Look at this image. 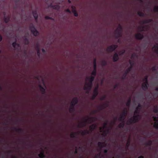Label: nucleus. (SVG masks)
I'll return each instance as SVG.
<instances>
[{
	"mask_svg": "<svg viewBox=\"0 0 158 158\" xmlns=\"http://www.w3.org/2000/svg\"><path fill=\"white\" fill-rule=\"evenodd\" d=\"M96 119L97 118L94 117L88 118V119H85L84 121L81 123L80 124H78L77 127L79 128L85 127L86 126V123H91V122H93L95 121Z\"/></svg>",
	"mask_w": 158,
	"mask_h": 158,
	"instance_id": "f257e3e1",
	"label": "nucleus"
},
{
	"mask_svg": "<svg viewBox=\"0 0 158 158\" xmlns=\"http://www.w3.org/2000/svg\"><path fill=\"white\" fill-rule=\"evenodd\" d=\"M141 118L140 116L138 114L136 115H134L132 118H130L129 121H127L126 124L127 125H130L132 123L138 122L140 119Z\"/></svg>",
	"mask_w": 158,
	"mask_h": 158,
	"instance_id": "f03ea898",
	"label": "nucleus"
},
{
	"mask_svg": "<svg viewBox=\"0 0 158 158\" xmlns=\"http://www.w3.org/2000/svg\"><path fill=\"white\" fill-rule=\"evenodd\" d=\"M78 99L77 97L74 98L70 103V106L69 108V111L70 113L73 112L75 110V106L77 104Z\"/></svg>",
	"mask_w": 158,
	"mask_h": 158,
	"instance_id": "7ed1b4c3",
	"label": "nucleus"
},
{
	"mask_svg": "<svg viewBox=\"0 0 158 158\" xmlns=\"http://www.w3.org/2000/svg\"><path fill=\"white\" fill-rule=\"evenodd\" d=\"M87 79L89 80V82L85 83L84 86L88 87L89 89H91L92 86L93 82L94 79V77L91 76L89 77H88Z\"/></svg>",
	"mask_w": 158,
	"mask_h": 158,
	"instance_id": "20e7f679",
	"label": "nucleus"
},
{
	"mask_svg": "<svg viewBox=\"0 0 158 158\" xmlns=\"http://www.w3.org/2000/svg\"><path fill=\"white\" fill-rule=\"evenodd\" d=\"M123 27L120 24H119L118 27L117 28L115 31L116 35V37L117 38L121 37L122 36V31Z\"/></svg>",
	"mask_w": 158,
	"mask_h": 158,
	"instance_id": "39448f33",
	"label": "nucleus"
},
{
	"mask_svg": "<svg viewBox=\"0 0 158 158\" xmlns=\"http://www.w3.org/2000/svg\"><path fill=\"white\" fill-rule=\"evenodd\" d=\"M29 27L31 32L35 36H36L39 35V32L36 29L34 26L33 24L31 23Z\"/></svg>",
	"mask_w": 158,
	"mask_h": 158,
	"instance_id": "423d86ee",
	"label": "nucleus"
},
{
	"mask_svg": "<svg viewBox=\"0 0 158 158\" xmlns=\"http://www.w3.org/2000/svg\"><path fill=\"white\" fill-rule=\"evenodd\" d=\"M127 114V109L125 108L123 110L122 113L119 118L118 120L119 121L124 120Z\"/></svg>",
	"mask_w": 158,
	"mask_h": 158,
	"instance_id": "0eeeda50",
	"label": "nucleus"
},
{
	"mask_svg": "<svg viewBox=\"0 0 158 158\" xmlns=\"http://www.w3.org/2000/svg\"><path fill=\"white\" fill-rule=\"evenodd\" d=\"M117 45L113 44L108 46L107 49L106 51L109 52H111L114 51L117 47Z\"/></svg>",
	"mask_w": 158,
	"mask_h": 158,
	"instance_id": "6e6552de",
	"label": "nucleus"
},
{
	"mask_svg": "<svg viewBox=\"0 0 158 158\" xmlns=\"http://www.w3.org/2000/svg\"><path fill=\"white\" fill-rule=\"evenodd\" d=\"M131 69L132 66H130L125 71L122 77V79L124 80L126 79L127 75L131 71Z\"/></svg>",
	"mask_w": 158,
	"mask_h": 158,
	"instance_id": "1a4fd4ad",
	"label": "nucleus"
},
{
	"mask_svg": "<svg viewBox=\"0 0 158 158\" xmlns=\"http://www.w3.org/2000/svg\"><path fill=\"white\" fill-rule=\"evenodd\" d=\"M98 87L97 86V87L95 88L94 90V94L92 96L91 98V99L92 100H94L97 96L98 95Z\"/></svg>",
	"mask_w": 158,
	"mask_h": 158,
	"instance_id": "9d476101",
	"label": "nucleus"
},
{
	"mask_svg": "<svg viewBox=\"0 0 158 158\" xmlns=\"http://www.w3.org/2000/svg\"><path fill=\"white\" fill-rule=\"evenodd\" d=\"M135 37L137 39L141 40L144 38V36L141 33H139L135 35Z\"/></svg>",
	"mask_w": 158,
	"mask_h": 158,
	"instance_id": "9b49d317",
	"label": "nucleus"
},
{
	"mask_svg": "<svg viewBox=\"0 0 158 158\" xmlns=\"http://www.w3.org/2000/svg\"><path fill=\"white\" fill-rule=\"evenodd\" d=\"M148 83L147 82H143L142 85V87L143 90L144 91H146L148 87Z\"/></svg>",
	"mask_w": 158,
	"mask_h": 158,
	"instance_id": "f8f14e48",
	"label": "nucleus"
},
{
	"mask_svg": "<svg viewBox=\"0 0 158 158\" xmlns=\"http://www.w3.org/2000/svg\"><path fill=\"white\" fill-rule=\"evenodd\" d=\"M119 59L118 55L117 53H115L113 56V60L114 62H116Z\"/></svg>",
	"mask_w": 158,
	"mask_h": 158,
	"instance_id": "ddd939ff",
	"label": "nucleus"
},
{
	"mask_svg": "<svg viewBox=\"0 0 158 158\" xmlns=\"http://www.w3.org/2000/svg\"><path fill=\"white\" fill-rule=\"evenodd\" d=\"M141 105L140 104H138V106L136 108V110L134 112V114H135L136 113L139 114V111L141 110Z\"/></svg>",
	"mask_w": 158,
	"mask_h": 158,
	"instance_id": "4468645a",
	"label": "nucleus"
},
{
	"mask_svg": "<svg viewBox=\"0 0 158 158\" xmlns=\"http://www.w3.org/2000/svg\"><path fill=\"white\" fill-rule=\"evenodd\" d=\"M153 117L155 118V122L154 123L153 125V127L156 129L158 130V120L156 119V117Z\"/></svg>",
	"mask_w": 158,
	"mask_h": 158,
	"instance_id": "2eb2a0df",
	"label": "nucleus"
},
{
	"mask_svg": "<svg viewBox=\"0 0 158 158\" xmlns=\"http://www.w3.org/2000/svg\"><path fill=\"white\" fill-rule=\"evenodd\" d=\"M97 127V125L95 124H93L92 125H90L89 127V129L90 131L92 132Z\"/></svg>",
	"mask_w": 158,
	"mask_h": 158,
	"instance_id": "dca6fc26",
	"label": "nucleus"
},
{
	"mask_svg": "<svg viewBox=\"0 0 158 158\" xmlns=\"http://www.w3.org/2000/svg\"><path fill=\"white\" fill-rule=\"evenodd\" d=\"M108 106V104L107 103H105L102 105H101L99 106L98 108L99 110H102L105 108L107 107Z\"/></svg>",
	"mask_w": 158,
	"mask_h": 158,
	"instance_id": "f3484780",
	"label": "nucleus"
},
{
	"mask_svg": "<svg viewBox=\"0 0 158 158\" xmlns=\"http://www.w3.org/2000/svg\"><path fill=\"white\" fill-rule=\"evenodd\" d=\"M23 42L26 45L29 44V40L26 36H24L23 38Z\"/></svg>",
	"mask_w": 158,
	"mask_h": 158,
	"instance_id": "a211bd4d",
	"label": "nucleus"
},
{
	"mask_svg": "<svg viewBox=\"0 0 158 158\" xmlns=\"http://www.w3.org/2000/svg\"><path fill=\"white\" fill-rule=\"evenodd\" d=\"M81 134L82 135L84 136L87 134H89V131L87 130H85L84 131H81Z\"/></svg>",
	"mask_w": 158,
	"mask_h": 158,
	"instance_id": "6ab92c4d",
	"label": "nucleus"
},
{
	"mask_svg": "<svg viewBox=\"0 0 158 158\" xmlns=\"http://www.w3.org/2000/svg\"><path fill=\"white\" fill-rule=\"evenodd\" d=\"M153 48H155L154 51L155 52L158 54V44H156L153 46Z\"/></svg>",
	"mask_w": 158,
	"mask_h": 158,
	"instance_id": "aec40b11",
	"label": "nucleus"
},
{
	"mask_svg": "<svg viewBox=\"0 0 158 158\" xmlns=\"http://www.w3.org/2000/svg\"><path fill=\"white\" fill-rule=\"evenodd\" d=\"M120 121H122V123H120L118 126V127L119 128H123L125 125V122L124 120H122Z\"/></svg>",
	"mask_w": 158,
	"mask_h": 158,
	"instance_id": "412c9836",
	"label": "nucleus"
},
{
	"mask_svg": "<svg viewBox=\"0 0 158 158\" xmlns=\"http://www.w3.org/2000/svg\"><path fill=\"white\" fill-rule=\"evenodd\" d=\"M39 87L41 92L43 94H44L45 92V89L41 85H40Z\"/></svg>",
	"mask_w": 158,
	"mask_h": 158,
	"instance_id": "4be33fe9",
	"label": "nucleus"
},
{
	"mask_svg": "<svg viewBox=\"0 0 158 158\" xmlns=\"http://www.w3.org/2000/svg\"><path fill=\"white\" fill-rule=\"evenodd\" d=\"M152 21V19H146L144 20L143 21V24L145 23H147L151 22Z\"/></svg>",
	"mask_w": 158,
	"mask_h": 158,
	"instance_id": "5701e85b",
	"label": "nucleus"
},
{
	"mask_svg": "<svg viewBox=\"0 0 158 158\" xmlns=\"http://www.w3.org/2000/svg\"><path fill=\"white\" fill-rule=\"evenodd\" d=\"M78 134V132H73L70 135V137L72 138H75L76 137V135Z\"/></svg>",
	"mask_w": 158,
	"mask_h": 158,
	"instance_id": "b1692460",
	"label": "nucleus"
},
{
	"mask_svg": "<svg viewBox=\"0 0 158 158\" xmlns=\"http://www.w3.org/2000/svg\"><path fill=\"white\" fill-rule=\"evenodd\" d=\"M50 6L52 7L53 9L56 10H58L60 9V6L58 5H51Z\"/></svg>",
	"mask_w": 158,
	"mask_h": 158,
	"instance_id": "393cba45",
	"label": "nucleus"
},
{
	"mask_svg": "<svg viewBox=\"0 0 158 158\" xmlns=\"http://www.w3.org/2000/svg\"><path fill=\"white\" fill-rule=\"evenodd\" d=\"M14 129L17 132H18L23 133V130L20 128L14 127Z\"/></svg>",
	"mask_w": 158,
	"mask_h": 158,
	"instance_id": "a878e982",
	"label": "nucleus"
},
{
	"mask_svg": "<svg viewBox=\"0 0 158 158\" xmlns=\"http://www.w3.org/2000/svg\"><path fill=\"white\" fill-rule=\"evenodd\" d=\"M38 156L40 158H44L45 157V155L44 153V152L43 151L40 152L38 155Z\"/></svg>",
	"mask_w": 158,
	"mask_h": 158,
	"instance_id": "bb28decb",
	"label": "nucleus"
},
{
	"mask_svg": "<svg viewBox=\"0 0 158 158\" xmlns=\"http://www.w3.org/2000/svg\"><path fill=\"white\" fill-rule=\"evenodd\" d=\"M104 143L102 142H98V146L100 148H103L104 146Z\"/></svg>",
	"mask_w": 158,
	"mask_h": 158,
	"instance_id": "cd10ccee",
	"label": "nucleus"
},
{
	"mask_svg": "<svg viewBox=\"0 0 158 158\" xmlns=\"http://www.w3.org/2000/svg\"><path fill=\"white\" fill-rule=\"evenodd\" d=\"M10 20V17H6L5 16L4 18V20L5 23H7L9 22Z\"/></svg>",
	"mask_w": 158,
	"mask_h": 158,
	"instance_id": "c85d7f7f",
	"label": "nucleus"
},
{
	"mask_svg": "<svg viewBox=\"0 0 158 158\" xmlns=\"http://www.w3.org/2000/svg\"><path fill=\"white\" fill-rule=\"evenodd\" d=\"M17 40L16 39H15V41L12 43V45L13 47L15 48H16V46L17 45L18 46H19V44H18L17 43H16Z\"/></svg>",
	"mask_w": 158,
	"mask_h": 158,
	"instance_id": "c756f323",
	"label": "nucleus"
},
{
	"mask_svg": "<svg viewBox=\"0 0 158 158\" xmlns=\"http://www.w3.org/2000/svg\"><path fill=\"white\" fill-rule=\"evenodd\" d=\"M103 131L104 132V134H102V135H104V136H105L107 135V134L109 132H110V129H107L106 130V131H103Z\"/></svg>",
	"mask_w": 158,
	"mask_h": 158,
	"instance_id": "7c9ffc66",
	"label": "nucleus"
},
{
	"mask_svg": "<svg viewBox=\"0 0 158 158\" xmlns=\"http://www.w3.org/2000/svg\"><path fill=\"white\" fill-rule=\"evenodd\" d=\"M107 123H104V125L103 126V128L102 127L100 128V132H102L103 131V129L104 128H107Z\"/></svg>",
	"mask_w": 158,
	"mask_h": 158,
	"instance_id": "2f4dec72",
	"label": "nucleus"
},
{
	"mask_svg": "<svg viewBox=\"0 0 158 158\" xmlns=\"http://www.w3.org/2000/svg\"><path fill=\"white\" fill-rule=\"evenodd\" d=\"M137 14L140 17H144V14L140 11H138L137 12Z\"/></svg>",
	"mask_w": 158,
	"mask_h": 158,
	"instance_id": "473e14b6",
	"label": "nucleus"
},
{
	"mask_svg": "<svg viewBox=\"0 0 158 158\" xmlns=\"http://www.w3.org/2000/svg\"><path fill=\"white\" fill-rule=\"evenodd\" d=\"M153 111L156 113H158V107L157 106H155L153 108Z\"/></svg>",
	"mask_w": 158,
	"mask_h": 158,
	"instance_id": "72a5a7b5",
	"label": "nucleus"
},
{
	"mask_svg": "<svg viewBox=\"0 0 158 158\" xmlns=\"http://www.w3.org/2000/svg\"><path fill=\"white\" fill-rule=\"evenodd\" d=\"M96 75V69H94L93 71L91 73V75L93 77H94Z\"/></svg>",
	"mask_w": 158,
	"mask_h": 158,
	"instance_id": "f704fd0d",
	"label": "nucleus"
},
{
	"mask_svg": "<svg viewBox=\"0 0 158 158\" xmlns=\"http://www.w3.org/2000/svg\"><path fill=\"white\" fill-rule=\"evenodd\" d=\"M84 90H86V93L88 94L89 93V91L91 90V89H89V88L85 86L84 87Z\"/></svg>",
	"mask_w": 158,
	"mask_h": 158,
	"instance_id": "c9c22d12",
	"label": "nucleus"
},
{
	"mask_svg": "<svg viewBox=\"0 0 158 158\" xmlns=\"http://www.w3.org/2000/svg\"><path fill=\"white\" fill-rule=\"evenodd\" d=\"M97 65H96V60L95 58L94 61V69H96Z\"/></svg>",
	"mask_w": 158,
	"mask_h": 158,
	"instance_id": "e433bc0d",
	"label": "nucleus"
},
{
	"mask_svg": "<svg viewBox=\"0 0 158 158\" xmlns=\"http://www.w3.org/2000/svg\"><path fill=\"white\" fill-rule=\"evenodd\" d=\"M148 76L147 75L146 76L144 77V78L143 79V81H145L144 82H147V83H148Z\"/></svg>",
	"mask_w": 158,
	"mask_h": 158,
	"instance_id": "4c0bfd02",
	"label": "nucleus"
},
{
	"mask_svg": "<svg viewBox=\"0 0 158 158\" xmlns=\"http://www.w3.org/2000/svg\"><path fill=\"white\" fill-rule=\"evenodd\" d=\"M131 103V99H129L126 103V105L127 106L129 107Z\"/></svg>",
	"mask_w": 158,
	"mask_h": 158,
	"instance_id": "58836bf2",
	"label": "nucleus"
},
{
	"mask_svg": "<svg viewBox=\"0 0 158 158\" xmlns=\"http://www.w3.org/2000/svg\"><path fill=\"white\" fill-rule=\"evenodd\" d=\"M101 63L103 66H105L107 65V62L105 60H103L101 61Z\"/></svg>",
	"mask_w": 158,
	"mask_h": 158,
	"instance_id": "ea45409f",
	"label": "nucleus"
},
{
	"mask_svg": "<svg viewBox=\"0 0 158 158\" xmlns=\"http://www.w3.org/2000/svg\"><path fill=\"white\" fill-rule=\"evenodd\" d=\"M152 141L151 140H149L146 143V145L151 146L152 145Z\"/></svg>",
	"mask_w": 158,
	"mask_h": 158,
	"instance_id": "a19ab883",
	"label": "nucleus"
},
{
	"mask_svg": "<svg viewBox=\"0 0 158 158\" xmlns=\"http://www.w3.org/2000/svg\"><path fill=\"white\" fill-rule=\"evenodd\" d=\"M125 50L124 49H123L121 51H120L119 53V55H123L125 53Z\"/></svg>",
	"mask_w": 158,
	"mask_h": 158,
	"instance_id": "79ce46f5",
	"label": "nucleus"
},
{
	"mask_svg": "<svg viewBox=\"0 0 158 158\" xmlns=\"http://www.w3.org/2000/svg\"><path fill=\"white\" fill-rule=\"evenodd\" d=\"M95 157L96 158H101V152H100L99 153L96 155Z\"/></svg>",
	"mask_w": 158,
	"mask_h": 158,
	"instance_id": "37998d69",
	"label": "nucleus"
},
{
	"mask_svg": "<svg viewBox=\"0 0 158 158\" xmlns=\"http://www.w3.org/2000/svg\"><path fill=\"white\" fill-rule=\"evenodd\" d=\"M33 16H34V17H36V16H38V14L37 13V12H36V11H33Z\"/></svg>",
	"mask_w": 158,
	"mask_h": 158,
	"instance_id": "c03bdc74",
	"label": "nucleus"
},
{
	"mask_svg": "<svg viewBox=\"0 0 158 158\" xmlns=\"http://www.w3.org/2000/svg\"><path fill=\"white\" fill-rule=\"evenodd\" d=\"M45 19H46L53 20V19L52 18L47 16H45Z\"/></svg>",
	"mask_w": 158,
	"mask_h": 158,
	"instance_id": "a18cd8bd",
	"label": "nucleus"
},
{
	"mask_svg": "<svg viewBox=\"0 0 158 158\" xmlns=\"http://www.w3.org/2000/svg\"><path fill=\"white\" fill-rule=\"evenodd\" d=\"M106 98V95H104L102 97L100 98V100H103L105 99Z\"/></svg>",
	"mask_w": 158,
	"mask_h": 158,
	"instance_id": "49530a36",
	"label": "nucleus"
},
{
	"mask_svg": "<svg viewBox=\"0 0 158 158\" xmlns=\"http://www.w3.org/2000/svg\"><path fill=\"white\" fill-rule=\"evenodd\" d=\"M73 11V13L74 14V15L76 17H77L78 16V14L76 10H74Z\"/></svg>",
	"mask_w": 158,
	"mask_h": 158,
	"instance_id": "de8ad7c7",
	"label": "nucleus"
},
{
	"mask_svg": "<svg viewBox=\"0 0 158 158\" xmlns=\"http://www.w3.org/2000/svg\"><path fill=\"white\" fill-rule=\"evenodd\" d=\"M37 52L38 55V56L40 57V49H38L37 50Z\"/></svg>",
	"mask_w": 158,
	"mask_h": 158,
	"instance_id": "09e8293b",
	"label": "nucleus"
},
{
	"mask_svg": "<svg viewBox=\"0 0 158 158\" xmlns=\"http://www.w3.org/2000/svg\"><path fill=\"white\" fill-rule=\"evenodd\" d=\"M151 70L152 71H156V66H154L152 67L151 68Z\"/></svg>",
	"mask_w": 158,
	"mask_h": 158,
	"instance_id": "8fccbe9b",
	"label": "nucleus"
},
{
	"mask_svg": "<svg viewBox=\"0 0 158 158\" xmlns=\"http://www.w3.org/2000/svg\"><path fill=\"white\" fill-rule=\"evenodd\" d=\"M154 9L155 12H158V6H155Z\"/></svg>",
	"mask_w": 158,
	"mask_h": 158,
	"instance_id": "3c124183",
	"label": "nucleus"
},
{
	"mask_svg": "<svg viewBox=\"0 0 158 158\" xmlns=\"http://www.w3.org/2000/svg\"><path fill=\"white\" fill-rule=\"evenodd\" d=\"M129 62L130 64L131 65L130 66H132V68L133 66V62L132 61H131V60H130L129 61Z\"/></svg>",
	"mask_w": 158,
	"mask_h": 158,
	"instance_id": "603ef678",
	"label": "nucleus"
},
{
	"mask_svg": "<svg viewBox=\"0 0 158 158\" xmlns=\"http://www.w3.org/2000/svg\"><path fill=\"white\" fill-rule=\"evenodd\" d=\"M130 140H129L127 141V143L126 144V147L128 148L129 147V146L130 145Z\"/></svg>",
	"mask_w": 158,
	"mask_h": 158,
	"instance_id": "864d4df0",
	"label": "nucleus"
},
{
	"mask_svg": "<svg viewBox=\"0 0 158 158\" xmlns=\"http://www.w3.org/2000/svg\"><path fill=\"white\" fill-rule=\"evenodd\" d=\"M71 8L72 9V12H73V11H73L76 10L75 7L74 6H71Z\"/></svg>",
	"mask_w": 158,
	"mask_h": 158,
	"instance_id": "5fc2aeb1",
	"label": "nucleus"
},
{
	"mask_svg": "<svg viewBox=\"0 0 158 158\" xmlns=\"http://www.w3.org/2000/svg\"><path fill=\"white\" fill-rule=\"evenodd\" d=\"M34 18H35V21L37 22V21H38V16H36V17H34Z\"/></svg>",
	"mask_w": 158,
	"mask_h": 158,
	"instance_id": "6e6d98bb",
	"label": "nucleus"
},
{
	"mask_svg": "<svg viewBox=\"0 0 158 158\" xmlns=\"http://www.w3.org/2000/svg\"><path fill=\"white\" fill-rule=\"evenodd\" d=\"M66 12H68L69 13H70L71 12L70 10L69 9H67L66 10Z\"/></svg>",
	"mask_w": 158,
	"mask_h": 158,
	"instance_id": "4d7b16f0",
	"label": "nucleus"
},
{
	"mask_svg": "<svg viewBox=\"0 0 158 158\" xmlns=\"http://www.w3.org/2000/svg\"><path fill=\"white\" fill-rule=\"evenodd\" d=\"M42 52L43 53H45L46 52V51L45 50V49H44L43 48H42Z\"/></svg>",
	"mask_w": 158,
	"mask_h": 158,
	"instance_id": "13d9d810",
	"label": "nucleus"
},
{
	"mask_svg": "<svg viewBox=\"0 0 158 158\" xmlns=\"http://www.w3.org/2000/svg\"><path fill=\"white\" fill-rule=\"evenodd\" d=\"M118 84H116L114 86V89H116V88H117L118 87Z\"/></svg>",
	"mask_w": 158,
	"mask_h": 158,
	"instance_id": "bf43d9fd",
	"label": "nucleus"
},
{
	"mask_svg": "<svg viewBox=\"0 0 158 158\" xmlns=\"http://www.w3.org/2000/svg\"><path fill=\"white\" fill-rule=\"evenodd\" d=\"M74 153L75 154H77L78 153V151L77 149H76L75 151L74 152Z\"/></svg>",
	"mask_w": 158,
	"mask_h": 158,
	"instance_id": "052dcab7",
	"label": "nucleus"
},
{
	"mask_svg": "<svg viewBox=\"0 0 158 158\" xmlns=\"http://www.w3.org/2000/svg\"><path fill=\"white\" fill-rule=\"evenodd\" d=\"M107 152H108V150H107V149H105L104 151V152L105 153H107Z\"/></svg>",
	"mask_w": 158,
	"mask_h": 158,
	"instance_id": "680f3d73",
	"label": "nucleus"
},
{
	"mask_svg": "<svg viewBox=\"0 0 158 158\" xmlns=\"http://www.w3.org/2000/svg\"><path fill=\"white\" fill-rule=\"evenodd\" d=\"M7 152L9 154H10L12 152V151L11 150H8L7 151Z\"/></svg>",
	"mask_w": 158,
	"mask_h": 158,
	"instance_id": "e2e57ef3",
	"label": "nucleus"
},
{
	"mask_svg": "<svg viewBox=\"0 0 158 158\" xmlns=\"http://www.w3.org/2000/svg\"><path fill=\"white\" fill-rule=\"evenodd\" d=\"M2 39V35L0 34V42L1 41Z\"/></svg>",
	"mask_w": 158,
	"mask_h": 158,
	"instance_id": "0e129e2a",
	"label": "nucleus"
},
{
	"mask_svg": "<svg viewBox=\"0 0 158 158\" xmlns=\"http://www.w3.org/2000/svg\"><path fill=\"white\" fill-rule=\"evenodd\" d=\"M157 86H158V84L157 85ZM155 90L157 91H158V87H156L155 88Z\"/></svg>",
	"mask_w": 158,
	"mask_h": 158,
	"instance_id": "69168bd1",
	"label": "nucleus"
},
{
	"mask_svg": "<svg viewBox=\"0 0 158 158\" xmlns=\"http://www.w3.org/2000/svg\"><path fill=\"white\" fill-rule=\"evenodd\" d=\"M138 158H144V156H139Z\"/></svg>",
	"mask_w": 158,
	"mask_h": 158,
	"instance_id": "338daca9",
	"label": "nucleus"
},
{
	"mask_svg": "<svg viewBox=\"0 0 158 158\" xmlns=\"http://www.w3.org/2000/svg\"><path fill=\"white\" fill-rule=\"evenodd\" d=\"M11 158H17V157L15 156H12Z\"/></svg>",
	"mask_w": 158,
	"mask_h": 158,
	"instance_id": "774afa93",
	"label": "nucleus"
}]
</instances>
